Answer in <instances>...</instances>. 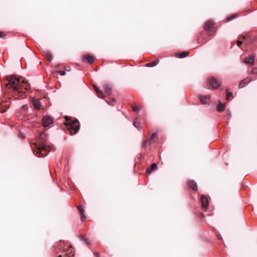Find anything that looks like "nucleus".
<instances>
[{
    "label": "nucleus",
    "instance_id": "9b49d317",
    "mask_svg": "<svg viewBox=\"0 0 257 257\" xmlns=\"http://www.w3.org/2000/svg\"><path fill=\"white\" fill-rule=\"evenodd\" d=\"M252 81V78L250 77H247L246 78H244L241 81H240V83L239 84L238 87L239 88H242L243 87H244L247 84L250 82Z\"/></svg>",
    "mask_w": 257,
    "mask_h": 257
},
{
    "label": "nucleus",
    "instance_id": "412c9836",
    "mask_svg": "<svg viewBox=\"0 0 257 257\" xmlns=\"http://www.w3.org/2000/svg\"><path fill=\"white\" fill-rule=\"evenodd\" d=\"M159 60H156L155 61H154L153 62L147 63L146 64V66H147V67H153V66H155L157 65L159 63Z\"/></svg>",
    "mask_w": 257,
    "mask_h": 257
},
{
    "label": "nucleus",
    "instance_id": "f257e3e1",
    "mask_svg": "<svg viewBox=\"0 0 257 257\" xmlns=\"http://www.w3.org/2000/svg\"><path fill=\"white\" fill-rule=\"evenodd\" d=\"M6 86L12 89L13 94L17 98L23 99L26 97V91L30 89V84L24 80H21L16 76L12 75L7 76Z\"/></svg>",
    "mask_w": 257,
    "mask_h": 257
},
{
    "label": "nucleus",
    "instance_id": "f8f14e48",
    "mask_svg": "<svg viewBox=\"0 0 257 257\" xmlns=\"http://www.w3.org/2000/svg\"><path fill=\"white\" fill-rule=\"evenodd\" d=\"M158 169L157 165L156 163H153L151 165V167H149L146 169V174L150 175L152 171L156 170Z\"/></svg>",
    "mask_w": 257,
    "mask_h": 257
},
{
    "label": "nucleus",
    "instance_id": "39448f33",
    "mask_svg": "<svg viewBox=\"0 0 257 257\" xmlns=\"http://www.w3.org/2000/svg\"><path fill=\"white\" fill-rule=\"evenodd\" d=\"M11 102L9 101H2L0 102V113L6 112L9 108Z\"/></svg>",
    "mask_w": 257,
    "mask_h": 257
},
{
    "label": "nucleus",
    "instance_id": "423d86ee",
    "mask_svg": "<svg viewBox=\"0 0 257 257\" xmlns=\"http://www.w3.org/2000/svg\"><path fill=\"white\" fill-rule=\"evenodd\" d=\"M53 123V119L49 116H45L42 119L43 126L44 127L48 126Z\"/></svg>",
    "mask_w": 257,
    "mask_h": 257
},
{
    "label": "nucleus",
    "instance_id": "58836bf2",
    "mask_svg": "<svg viewBox=\"0 0 257 257\" xmlns=\"http://www.w3.org/2000/svg\"><path fill=\"white\" fill-rule=\"evenodd\" d=\"M58 257H62V255H59L58 256Z\"/></svg>",
    "mask_w": 257,
    "mask_h": 257
},
{
    "label": "nucleus",
    "instance_id": "b1692460",
    "mask_svg": "<svg viewBox=\"0 0 257 257\" xmlns=\"http://www.w3.org/2000/svg\"><path fill=\"white\" fill-rule=\"evenodd\" d=\"M237 17V14H233L231 15L230 17L226 18V21L229 22L230 21V20H232V19L236 18Z\"/></svg>",
    "mask_w": 257,
    "mask_h": 257
},
{
    "label": "nucleus",
    "instance_id": "f03ea898",
    "mask_svg": "<svg viewBox=\"0 0 257 257\" xmlns=\"http://www.w3.org/2000/svg\"><path fill=\"white\" fill-rule=\"evenodd\" d=\"M46 137L44 133H41L36 139V142L31 145L32 149L36 156L39 157L46 156L50 151V148L46 144Z\"/></svg>",
    "mask_w": 257,
    "mask_h": 257
},
{
    "label": "nucleus",
    "instance_id": "bb28decb",
    "mask_svg": "<svg viewBox=\"0 0 257 257\" xmlns=\"http://www.w3.org/2000/svg\"><path fill=\"white\" fill-rule=\"evenodd\" d=\"M227 94L226 96V98L227 100L229 99L230 96H232L233 95L232 92H228V91H226Z\"/></svg>",
    "mask_w": 257,
    "mask_h": 257
},
{
    "label": "nucleus",
    "instance_id": "dca6fc26",
    "mask_svg": "<svg viewBox=\"0 0 257 257\" xmlns=\"http://www.w3.org/2000/svg\"><path fill=\"white\" fill-rule=\"evenodd\" d=\"M157 138V134L156 133H154L151 136V138L148 140L150 143V149H151V144L153 143L156 142V139Z\"/></svg>",
    "mask_w": 257,
    "mask_h": 257
},
{
    "label": "nucleus",
    "instance_id": "1a4fd4ad",
    "mask_svg": "<svg viewBox=\"0 0 257 257\" xmlns=\"http://www.w3.org/2000/svg\"><path fill=\"white\" fill-rule=\"evenodd\" d=\"M254 59L255 56L250 55L249 56L244 59V63L245 64H249V65H253L254 64Z\"/></svg>",
    "mask_w": 257,
    "mask_h": 257
},
{
    "label": "nucleus",
    "instance_id": "393cba45",
    "mask_svg": "<svg viewBox=\"0 0 257 257\" xmlns=\"http://www.w3.org/2000/svg\"><path fill=\"white\" fill-rule=\"evenodd\" d=\"M245 38V36H242L241 38H239L238 41H237V45L238 47H240L242 44V41L240 40V39H244Z\"/></svg>",
    "mask_w": 257,
    "mask_h": 257
},
{
    "label": "nucleus",
    "instance_id": "5701e85b",
    "mask_svg": "<svg viewBox=\"0 0 257 257\" xmlns=\"http://www.w3.org/2000/svg\"><path fill=\"white\" fill-rule=\"evenodd\" d=\"M79 238L80 240L85 241L87 244L89 245L90 244L89 242L88 241L87 239L85 238L84 236L80 235L79 236Z\"/></svg>",
    "mask_w": 257,
    "mask_h": 257
},
{
    "label": "nucleus",
    "instance_id": "4be33fe9",
    "mask_svg": "<svg viewBox=\"0 0 257 257\" xmlns=\"http://www.w3.org/2000/svg\"><path fill=\"white\" fill-rule=\"evenodd\" d=\"M134 125L138 130H140L141 129V126L140 125V123L138 121L137 118H135V120H134Z\"/></svg>",
    "mask_w": 257,
    "mask_h": 257
},
{
    "label": "nucleus",
    "instance_id": "4468645a",
    "mask_svg": "<svg viewBox=\"0 0 257 257\" xmlns=\"http://www.w3.org/2000/svg\"><path fill=\"white\" fill-rule=\"evenodd\" d=\"M189 52L188 51H183L181 53H176L175 56L179 58H183L188 56Z\"/></svg>",
    "mask_w": 257,
    "mask_h": 257
},
{
    "label": "nucleus",
    "instance_id": "9d476101",
    "mask_svg": "<svg viewBox=\"0 0 257 257\" xmlns=\"http://www.w3.org/2000/svg\"><path fill=\"white\" fill-rule=\"evenodd\" d=\"M199 99L202 104H207L210 100V95H199Z\"/></svg>",
    "mask_w": 257,
    "mask_h": 257
},
{
    "label": "nucleus",
    "instance_id": "cd10ccee",
    "mask_svg": "<svg viewBox=\"0 0 257 257\" xmlns=\"http://www.w3.org/2000/svg\"><path fill=\"white\" fill-rule=\"evenodd\" d=\"M148 142H149V141L148 139L144 141L142 144V148H146Z\"/></svg>",
    "mask_w": 257,
    "mask_h": 257
},
{
    "label": "nucleus",
    "instance_id": "20e7f679",
    "mask_svg": "<svg viewBox=\"0 0 257 257\" xmlns=\"http://www.w3.org/2000/svg\"><path fill=\"white\" fill-rule=\"evenodd\" d=\"M204 29L208 32L209 35H211L215 31L214 23L211 21H207L204 25Z\"/></svg>",
    "mask_w": 257,
    "mask_h": 257
},
{
    "label": "nucleus",
    "instance_id": "a211bd4d",
    "mask_svg": "<svg viewBox=\"0 0 257 257\" xmlns=\"http://www.w3.org/2000/svg\"><path fill=\"white\" fill-rule=\"evenodd\" d=\"M93 88H94L95 91L97 94L98 97H101V98L104 97L105 96L103 94L102 91L101 90H99L98 88L95 85H93Z\"/></svg>",
    "mask_w": 257,
    "mask_h": 257
},
{
    "label": "nucleus",
    "instance_id": "7c9ffc66",
    "mask_svg": "<svg viewBox=\"0 0 257 257\" xmlns=\"http://www.w3.org/2000/svg\"><path fill=\"white\" fill-rule=\"evenodd\" d=\"M85 219H86V217H85V215L84 214V213H81V220L82 221H85Z\"/></svg>",
    "mask_w": 257,
    "mask_h": 257
},
{
    "label": "nucleus",
    "instance_id": "ddd939ff",
    "mask_svg": "<svg viewBox=\"0 0 257 257\" xmlns=\"http://www.w3.org/2000/svg\"><path fill=\"white\" fill-rule=\"evenodd\" d=\"M32 104L35 109H36L37 110L40 109L41 104H40V102L39 100L33 99L32 100Z\"/></svg>",
    "mask_w": 257,
    "mask_h": 257
},
{
    "label": "nucleus",
    "instance_id": "ea45409f",
    "mask_svg": "<svg viewBox=\"0 0 257 257\" xmlns=\"http://www.w3.org/2000/svg\"><path fill=\"white\" fill-rule=\"evenodd\" d=\"M201 215H202V216H203V213H202V214H201Z\"/></svg>",
    "mask_w": 257,
    "mask_h": 257
},
{
    "label": "nucleus",
    "instance_id": "c9c22d12",
    "mask_svg": "<svg viewBox=\"0 0 257 257\" xmlns=\"http://www.w3.org/2000/svg\"><path fill=\"white\" fill-rule=\"evenodd\" d=\"M133 109L134 111H138L139 110V108L138 106H135L133 107Z\"/></svg>",
    "mask_w": 257,
    "mask_h": 257
},
{
    "label": "nucleus",
    "instance_id": "6e6552de",
    "mask_svg": "<svg viewBox=\"0 0 257 257\" xmlns=\"http://www.w3.org/2000/svg\"><path fill=\"white\" fill-rule=\"evenodd\" d=\"M82 60L83 62H87L89 64H92L95 61V58L90 55L86 54L83 56Z\"/></svg>",
    "mask_w": 257,
    "mask_h": 257
},
{
    "label": "nucleus",
    "instance_id": "0eeeda50",
    "mask_svg": "<svg viewBox=\"0 0 257 257\" xmlns=\"http://www.w3.org/2000/svg\"><path fill=\"white\" fill-rule=\"evenodd\" d=\"M210 87L212 88H216L220 86V82L218 79L212 77L209 81Z\"/></svg>",
    "mask_w": 257,
    "mask_h": 257
},
{
    "label": "nucleus",
    "instance_id": "a878e982",
    "mask_svg": "<svg viewBox=\"0 0 257 257\" xmlns=\"http://www.w3.org/2000/svg\"><path fill=\"white\" fill-rule=\"evenodd\" d=\"M107 102L109 105L113 106L115 102V99L113 98H110V101H107Z\"/></svg>",
    "mask_w": 257,
    "mask_h": 257
},
{
    "label": "nucleus",
    "instance_id": "a19ab883",
    "mask_svg": "<svg viewBox=\"0 0 257 257\" xmlns=\"http://www.w3.org/2000/svg\"><path fill=\"white\" fill-rule=\"evenodd\" d=\"M234 43H235V42H234V43H232V45H233V44H234Z\"/></svg>",
    "mask_w": 257,
    "mask_h": 257
},
{
    "label": "nucleus",
    "instance_id": "2f4dec72",
    "mask_svg": "<svg viewBox=\"0 0 257 257\" xmlns=\"http://www.w3.org/2000/svg\"><path fill=\"white\" fill-rule=\"evenodd\" d=\"M252 74H257V68H254L251 71Z\"/></svg>",
    "mask_w": 257,
    "mask_h": 257
},
{
    "label": "nucleus",
    "instance_id": "e433bc0d",
    "mask_svg": "<svg viewBox=\"0 0 257 257\" xmlns=\"http://www.w3.org/2000/svg\"><path fill=\"white\" fill-rule=\"evenodd\" d=\"M94 254L96 257H99V253L98 252H94Z\"/></svg>",
    "mask_w": 257,
    "mask_h": 257
},
{
    "label": "nucleus",
    "instance_id": "2eb2a0df",
    "mask_svg": "<svg viewBox=\"0 0 257 257\" xmlns=\"http://www.w3.org/2000/svg\"><path fill=\"white\" fill-rule=\"evenodd\" d=\"M43 55L45 57V59L48 60L49 62L52 60L53 57L50 52L48 51H44L43 52Z\"/></svg>",
    "mask_w": 257,
    "mask_h": 257
},
{
    "label": "nucleus",
    "instance_id": "f704fd0d",
    "mask_svg": "<svg viewBox=\"0 0 257 257\" xmlns=\"http://www.w3.org/2000/svg\"><path fill=\"white\" fill-rule=\"evenodd\" d=\"M197 190V186L196 183L194 182V191Z\"/></svg>",
    "mask_w": 257,
    "mask_h": 257
},
{
    "label": "nucleus",
    "instance_id": "473e14b6",
    "mask_svg": "<svg viewBox=\"0 0 257 257\" xmlns=\"http://www.w3.org/2000/svg\"><path fill=\"white\" fill-rule=\"evenodd\" d=\"M6 36L5 33L0 31V38H4Z\"/></svg>",
    "mask_w": 257,
    "mask_h": 257
},
{
    "label": "nucleus",
    "instance_id": "4c0bfd02",
    "mask_svg": "<svg viewBox=\"0 0 257 257\" xmlns=\"http://www.w3.org/2000/svg\"><path fill=\"white\" fill-rule=\"evenodd\" d=\"M65 256H68V257H69V256H70V255H68V254H66Z\"/></svg>",
    "mask_w": 257,
    "mask_h": 257
},
{
    "label": "nucleus",
    "instance_id": "c756f323",
    "mask_svg": "<svg viewBox=\"0 0 257 257\" xmlns=\"http://www.w3.org/2000/svg\"><path fill=\"white\" fill-rule=\"evenodd\" d=\"M188 186L190 189H193V182L191 181H190L188 182Z\"/></svg>",
    "mask_w": 257,
    "mask_h": 257
},
{
    "label": "nucleus",
    "instance_id": "c85d7f7f",
    "mask_svg": "<svg viewBox=\"0 0 257 257\" xmlns=\"http://www.w3.org/2000/svg\"><path fill=\"white\" fill-rule=\"evenodd\" d=\"M77 209L79 211L80 213H84V209L81 205H78L77 206Z\"/></svg>",
    "mask_w": 257,
    "mask_h": 257
},
{
    "label": "nucleus",
    "instance_id": "6ab92c4d",
    "mask_svg": "<svg viewBox=\"0 0 257 257\" xmlns=\"http://www.w3.org/2000/svg\"><path fill=\"white\" fill-rule=\"evenodd\" d=\"M201 202L202 206L203 208H206V206H207V204H208V200H207V197H204L203 196H202L201 199Z\"/></svg>",
    "mask_w": 257,
    "mask_h": 257
},
{
    "label": "nucleus",
    "instance_id": "f3484780",
    "mask_svg": "<svg viewBox=\"0 0 257 257\" xmlns=\"http://www.w3.org/2000/svg\"><path fill=\"white\" fill-rule=\"evenodd\" d=\"M103 88L106 94H107L108 95H110L111 94L112 88L109 85L107 84H104Z\"/></svg>",
    "mask_w": 257,
    "mask_h": 257
},
{
    "label": "nucleus",
    "instance_id": "aec40b11",
    "mask_svg": "<svg viewBox=\"0 0 257 257\" xmlns=\"http://www.w3.org/2000/svg\"><path fill=\"white\" fill-rule=\"evenodd\" d=\"M225 107V104H222L220 102L217 105V109L218 112H221L224 110Z\"/></svg>",
    "mask_w": 257,
    "mask_h": 257
},
{
    "label": "nucleus",
    "instance_id": "72a5a7b5",
    "mask_svg": "<svg viewBox=\"0 0 257 257\" xmlns=\"http://www.w3.org/2000/svg\"><path fill=\"white\" fill-rule=\"evenodd\" d=\"M58 73L62 76L65 75L66 74V72L64 71H59Z\"/></svg>",
    "mask_w": 257,
    "mask_h": 257
},
{
    "label": "nucleus",
    "instance_id": "7ed1b4c3",
    "mask_svg": "<svg viewBox=\"0 0 257 257\" xmlns=\"http://www.w3.org/2000/svg\"><path fill=\"white\" fill-rule=\"evenodd\" d=\"M66 120L67 122L65 123L66 127L69 132L71 135L76 134L79 130L80 124L78 120L76 119L69 121L68 116H66Z\"/></svg>",
    "mask_w": 257,
    "mask_h": 257
}]
</instances>
